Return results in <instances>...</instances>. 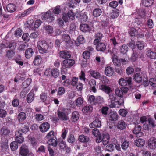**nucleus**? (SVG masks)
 <instances>
[{"label": "nucleus", "instance_id": "obj_42", "mask_svg": "<svg viewBox=\"0 0 156 156\" xmlns=\"http://www.w3.org/2000/svg\"><path fill=\"white\" fill-rule=\"evenodd\" d=\"M153 3V0H143V5L146 7H149L151 6Z\"/></svg>", "mask_w": 156, "mask_h": 156}, {"label": "nucleus", "instance_id": "obj_46", "mask_svg": "<svg viewBox=\"0 0 156 156\" xmlns=\"http://www.w3.org/2000/svg\"><path fill=\"white\" fill-rule=\"evenodd\" d=\"M144 44L142 41H138L136 43V46L137 48L140 50H141L144 48Z\"/></svg>", "mask_w": 156, "mask_h": 156}, {"label": "nucleus", "instance_id": "obj_24", "mask_svg": "<svg viewBox=\"0 0 156 156\" xmlns=\"http://www.w3.org/2000/svg\"><path fill=\"white\" fill-rule=\"evenodd\" d=\"M60 57L63 58H69L71 57L70 53L67 51H62L60 52Z\"/></svg>", "mask_w": 156, "mask_h": 156}, {"label": "nucleus", "instance_id": "obj_21", "mask_svg": "<svg viewBox=\"0 0 156 156\" xmlns=\"http://www.w3.org/2000/svg\"><path fill=\"white\" fill-rule=\"evenodd\" d=\"M99 88L100 89L102 90L107 94H109L112 91L111 88L109 86L105 85H101L100 86Z\"/></svg>", "mask_w": 156, "mask_h": 156}, {"label": "nucleus", "instance_id": "obj_56", "mask_svg": "<svg viewBox=\"0 0 156 156\" xmlns=\"http://www.w3.org/2000/svg\"><path fill=\"white\" fill-rule=\"evenodd\" d=\"M83 103V100L81 97H79L76 99V105L77 106H80Z\"/></svg>", "mask_w": 156, "mask_h": 156}, {"label": "nucleus", "instance_id": "obj_17", "mask_svg": "<svg viewBox=\"0 0 156 156\" xmlns=\"http://www.w3.org/2000/svg\"><path fill=\"white\" fill-rule=\"evenodd\" d=\"M138 50L136 48H134L132 49V53L130 58V60L132 62H134L136 60L138 57Z\"/></svg>", "mask_w": 156, "mask_h": 156}, {"label": "nucleus", "instance_id": "obj_32", "mask_svg": "<svg viewBox=\"0 0 156 156\" xmlns=\"http://www.w3.org/2000/svg\"><path fill=\"white\" fill-rule=\"evenodd\" d=\"M34 53V51L33 50L29 48L26 49L25 52V56L27 58H29L31 57L33 54Z\"/></svg>", "mask_w": 156, "mask_h": 156}, {"label": "nucleus", "instance_id": "obj_61", "mask_svg": "<svg viewBox=\"0 0 156 156\" xmlns=\"http://www.w3.org/2000/svg\"><path fill=\"white\" fill-rule=\"evenodd\" d=\"M90 56V52L87 51H85L83 52V58L86 59H88Z\"/></svg>", "mask_w": 156, "mask_h": 156}, {"label": "nucleus", "instance_id": "obj_8", "mask_svg": "<svg viewBox=\"0 0 156 156\" xmlns=\"http://www.w3.org/2000/svg\"><path fill=\"white\" fill-rule=\"evenodd\" d=\"M148 146L151 149H156V138L152 137L150 138L148 141Z\"/></svg>", "mask_w": 156, "mask_h": 156}, {"label": "nucleus", "instance_id": "obj_40", "mask_svg": "<svg viewBox=\"0 0 156 156\" xmlns=\"http://www.w3.org/2000/svg\"><path fill=\"white\" fill-rule=\"evenodd\" d=\"M41 58L39 55L35 56L33 63L35 65H38L41 62Z\"/></svg>", "mask_w": 156, "mask_h": 156}, {"label": "nucleus", "instance_id": "obj_9", "mask_svg": "<svg viewBox=\"0 0 156 156\" xmlns=\"http://www.w3.org/2000/svg\"><path fill=\"white\" fill-rule=\"evenodd\" d=\"M29 152L28 146L26 145H23L20 148V154L21 156L27 155Z\"/></svg>", "mask_w": 156, "mask_h": 156}, {"label": "nucleus", "instance_id": "obj_14", "mask_svg": "<svg viewBox=\"0 0 156 156\" xmlns=\"http://www.w3.org/2000/svg\"><path fill=\"white\" fill-rule=\"evenodd\" d=\"M147 52V56L150 58L154 59L156 58V52L152 49L148 48Z\"/></svg>", "mask_w": 156, "mask_h": 156}, {"label": "nucleus", "instance_id": "obj_50", "mask_svg": "<svg viewBox=\"0 0 156 156\" xmlns=\"http://www.w3.org/2000/svg\"><path fill=\"white\" fill-rule=\"evenodd\" d=\"M40 98L43 102H45L47 99V93L45 92L42 93L40 94Z\"/></svg>", "mask_w": 156, "mask_h": 156}, {"label": "nucleus", "instance_id": "obj_55", "mask_svg": "<svg viewBox=\"0 0 156 156\" xmlns=\"http://www.w3.org/2000/svg\"><path fill=\"white\" fill-rule=\"evenodd\" d=\"M22 30L20 28H18L15 31L14 34L16 37H20L22 34Z\"/></svg>", "mask_w": 156, "mask_h": 156}, {"label": "nucleus", "instance_id": "obj_26", "mask_svg": "<svg viewBox=\"0 0 156 156\" xmlns=\"http://www.w3.org/2000/svg\"><path fill=\"white\" fill-rule=\"evenodd\" d=\"M101 125V121L99 119L95 120L90 124V127L91 128L94 127H100Z\"/></svg>", "mask_w": 156, "mask_h": 156}, {"label": "nucleus", "instance_id": "obj_31", "mask_svg": "<svg viewBox=\"0 0 156 156\" xmlns=\"http://www.w3.org/2000/svg\"><path fill=\"white\" fill-rule=\"evenodd\" d=\"M80 30L83 32H87L90 31V27L86 24H82L80 26Z\"/></svg>", "mask_w": 156, "mask_h": 156}, {"label": "nucleus", "instance_id": "obj_5", "mask_svg": "<svg viewBox=\"0 0 156 156\" xmlns=\"http://www.w3.org/2000/svg\"><path fill=\"white\" fill-rule=\"evenodd\" d=\"M133 79L136 82L140 83L142 81V78L140 74V70L139 68H136L135 70Z\"/></svg>", "mask_w": 156, "mask_h": 156}, {"label": "nucleus", "instance_id": "obj_6", "mask_svg": "<svg viewBox=\"0 0 156 156\" xmlns=\"http://www.w3.org/2000/svg\"><path fill=\"white\" fill-rule=\"evenodd\" d=\"M76 17L78 18V20L81 22H85L88 19V16L85 13L80 12L79 13L78 12L76 13Z\"/></svg>", "mask_w": 156, "mask_h": 156}, {"label": "nucleus", "instance_id": "obj_52", "mask_svg": "<svg viewBox=\"0 0 156 156\" xmlns=\"http://www.w3.org/2000/svg\"><path fill=\"white\" fill-rule=\"evenodd\" d=\"M51 73L53 76L55 78H56L59 74V71L57 69H55L52 70Z\"/></svg>", "mask_w": 156, "mask_h": 156}, {"label": "nucleus", "instance_id": "obj_10", "mask_svg": "<svg viewBox=\"0 0 156 156\" xmlns=\"http://www.w3.org/2000/svg\"><path fill=\"white\" fill-rule=\"evenodd\" d=\"M50 128V125L47 122H44L41 124L39 126L40 131L43 133L47 132Z\"/></svg>", "mask_w": 156, "mask_h": 156}, {"label": "nucleus", "instance_id": "obj_44", "mask_svg": "<svg viewBox=\"0 0 156 156\" xmlns=\"http://www.w3.org/2000/svg\"><path fill=\"white\" fill-rule=\"evenodd\" d=\"M10 148L13 151H15L18 148V143L16 141L12 142L10 145Z\"/></svg>", "mask_w": 156, "mask_h": 156}, {"label": "nucleus", "instance_id": "obj_53", "mask_svg": "<svg viewBox=\"0 0 156 156\" xmlns=\"http://www.w3.org/2000/svg\"><path fill=\"white\" fill-rule=\"evenodd\" d=\"M118 83L120 85L122 86H126L127 84L126 81L123 78H121L119 79Z\"/></svg>", "mask_w": 156, "mask_h": 156}, {"label": "nucleus", "instance_id": "obj_4", "mask_svg": "<svg viewBox=\"0 0 156 156\" xmlns=\"http://www.w3.org/2000/svg\"><path fill=\"white\" fill-rule=\"evenodd\" d=\"M114 50L112 51L111 50H108V51L110 53L111 55L112 59L114 64L117 66L119 65L120 63L119 60L118 59V57L116 55V53L114 52Z\"/></svg>", "mask_w": 156, "mask_h": 156}, {"label": "nucleus", "instance_id": "obj_48", "mask_svg": "<svg viewBox=\"0 0 156 156\" xmlns=\"http://www.w3.org/2000/svg\"><path fill=\"white\" fill-rule=\"evenodd\" d=\"M75 139L73 135L71 134L68 136L67 141L68 142L72 144L75 141Z\"/></svg>", "mask_w": 156, "mask_h": 156}, {"label": "nucleus", "instance_id": "obj_25", "mask_svg": "<svg viewBox=\"0 0 156 156\" xmlns=\"http://www.w3.org/2000/svg\"><path fill=\"white\" fill-rule=\"evenodd\" d=\"M97 45L96 48L98 51H103L106 49V46L104 43L99 42Z\"/></svg>", "mask_w": 156, "mask_h": 156}, {"label": "nucleus", "instance_id": "obj_51", "mask_svg": "<svg viewBox=\"0 0 156 156\" xmlns=\"http://www.w3.org/2000/svg\"><path fill=\"white\" fill-rule=\"evenodd\" d=\"M48 143L49 145H52L55 147H56L57 144L56 140L53 138L50 139L48 141Z\"/></svg>", "mask_w": 156, "mask_h": 156}, {"label": "nucleus", "instance_id": "obj_3", "mask_svg": "<svg viewBox=\"0 0 156 156\" xmlns=\"http://www.w3.org/2000/svg\"><path fill=\"white\" fill-rule=\"evenodd\" d=\"M101 136H103L102 138L101 136L99 137V139L97 138L96 141L97 143H100L102 141L103 144L105 145H107L109 142L110 140V136L108 133L102 134Z\"/></svg>", "mask_w": 156, "mask_h": 156}, {"label": "nucleus", "instance_id": "obj_39", "mask_svg": "<svg viewBox=\"0 0 156 156\" xmlns=\"http://www.w3.org/2000/svg\"><path fill=\"white\" fill-rule=\"evenodd\" d=\"M31 82V79L30 78H28L22 84V87L23 88L27 87L30 85Z\"/></svg>", "mask_w": 156, "mask_h": 156}, {"label": "nucleus", "instance_id": "obj_38", "mask_svg": "<svg viewBox=\"0 0 156 156\" xmlns=\"http://www.w3.org/2000/svg\"><path fill=\"white\" fill-rule=\"evenodd\" d=\"M26 114L23 112H20L18 115L17 118L20 122H22L26 119Z\"/></svg>", "mask_w": 156, "mask_h": 156}, {"label": "nucleus", "instance_id": "obj_29", "mask_svg": "<svg viewBox=\"0 0 156 156\" xmlns=\"http://www.w3.org/2000/svg\"><path fill=\"white\" fill-rule=\"evenodd\" d=\"M7 11L10 12H14L16 9V6L13 4H9L6 7Z\"/></svg>", "mask_w": 156, "mask_h": 156}, {"label": "nucleus", "instance_id": "obj_54", "mask_svg": "<svg viewBox=\"0 0 156 156\" xmlns=\"http://www.w3.org/2000/svg\"><path fill=\"white\" fill-rule=\"evenodd\" d=\"M30 37V36L28 33H24L22 36L23 39L27 42L29 41Z\"/></svg>", "mask_w": 156, "mask_h": 156}, {"label": "nucleus", "instance_id": "obj_1", "mask_svg": "<svg viewBox=\"0 0 156 156\" xmlns=\"http://www.w3.org/2000/svg\"><path fill=\"white\" fill-rule=\"evenodd\" d=\"M37 47L40 53H41L48 52L53 47V43L50 42L48 43L45 41H39Z\"/></svg>", "mask_w": 156, "mask_h": 156}, {"label": "nucleus", "instance_id": "obj_22", "mask_svg": "<svg viewBox=\"0 0 156 156\" xmlns=\"http://www.w3.org/2000/svg\"><path fill=\"white\" fill-rule=\"evenodd\" d=\"M141 126L139 125H136L133 131V133L134 134L137 135V137H140V136L139 135L140 134H142L140 132V131L141 130Z\"/></svg>", "mask_w": 156, "mask_h": 156}, {"label": "nucleus", "instance_id": "obj_49", "mask_svg": "<svg viewBox=\"0 0 156 156\" xmlns=\"http://www.w3.org/2000/svg\"><path fill=\"white\" fill-rule=\"evenodd\" d=\"M129 143L128 141H125L121 145L122 148L123 150H126L128 148Z\"/></svg>", "mask_w": 156, "mask_h": 156}, {"label": "nucleus", "instance_id": "obj_2", "mask_svg": "<svg viewBox=\"0 0 156 156\" xmlns=\"http://www.w3.org/2000/svg\"><path fill=\"white\" fill-rule=\"evenodd\" d=\"M75 16L74 13L73 12L72 10H69L67 14H63L62 18L64 22L66 23L68 22L69 20H74Z\"/></svg>", "mask_w": 156, "mask_h": 156}, {"label": "nucleus", "instance_id": "obj_27", "mask_svg": "<svg viewBox=\"0 0 156 156\" xmlns=\"http://www.w3.org/2000/svg\"><path fill=\"white\" fill-rule=\"evenodd\" d=\"M79 113L76 111L73 112L72 113L71 116V120L74 122H76L79 119Z\"/></svg>", "mask_w": 156, "mask_h": 156}, {"label": "nucleus", "instance_id": "obj_43", "mask_svg": "<svg viewBox=\"0 0 156 156\" xmlns=\"http://www.w3.org/2000/svg\"><path fill=\"white\" fill-rule=\"evenodd\" d=\"M89 138L88 137L83 135H80L79 136V140L82 142H87L89 141Z\"/></svg>", "mask_w": 156, "mask_h": 156}, {"label": "nucleus", "instance_id": "obj_64", "mask_svg": "<svg viewBox=\"0 0 156 156\" xmlns=\"http://www.w3.org/2000/svg\"><path fill=\"white\" fill-rule=\"evenodd\" d=\"M149 83L153 87H156V80L153 78H151L149 80Z\"/></svg>", "mask_w": 156, "mask_h": 156}, {"label": "nucleus", "instance_id": "obj_34", "mask_svg": "<svg viewBox=\"0 0 156 156\" xmlns=\"http://www.w3.org/2000/svg\"><path fill=\"white\" fill-rule=\"evenodd\" d=\"M128 48L127 45L123 44L122 45L120 48V51L122 54H126L128 51Z\"/></svg>", "mask_w": 156, "mask_h": 156}, {"label": "nucleus", "instance_id": "obj_45", "mask_svg": "<svg viewBox=\"0 0 156 156\" xmlns=\"http://www.w3.org/2000/svg\"><path fill=\"white\" fill-rule=\"evenodd\" d=\"M15 54V52L12 50H8L6 52V56L9 59L13 57Z\"/></svg>", "mask_w": 156, "mask_h": 156}, {"label": "nucleus", "instance_id": "obj_60", "mask_svg": "<svg viewBox=\"0 0 156 156\" xmlns=\"http://www.w3.org/2000/svg\"><path fill=\"white\" fill-rule=\"evenodd\" d=\"M59 146L61 149H63L65 148L66 147V142L63 140H61L59 144Z\"/></svg>", "mask_w": 156, "mask_h": 156}, {"label": "nucleus", "instance_id": "obj_37", "mask_svg": "<svg viewBox=\"0 0 156 156\" xmlns=\"http://www.w3.org/2000/svg\"><path fill=\"white\" fill-rule=\"evenodd\" d=\"M34 94L32 92L29 93L27 97V100L28 103H30L33 101L34 98Z\"/></svg>", "mask_w": 156, "mask_h": 156}, {"label": "nucleus", "instance_id": "obj_19", "mask_svg": "<svg viewBox=\"0 0 156 156\" xmlns=\"http://www.w3.org/2000/svg\"><path fill=\"white\" fill-rule=\"evenodd\" d=\"M126 126V123L124 121L122 120L119 121L117 125V128L121 130L125 129Z\"/></svg>", "mask_w": 156, "mask_h": 156}, {"label": "nucleus", "instance_id": "obj_20", "mask_svg": "<svg viewBox=\"0 0 156 156\" xmlns=\"http://www.w3.org/2000/svg\"><path fill=\"white\" fill-rule=\"evenodd\" d=\"M57 115L60 119L62 120L67 121L68 119V117L66 113L62 111H58Z\"/></svg>", "mask_w": 156, "mask_h": 156}, {"label": "nucleus", "instance_id": "obj_62", "mask_svg": "<svg viewBox=\"0 0 156 156\" xmlns=\"http://www.w3.org/2000/svg\"><path fill=\"white\" fill-rule=\"evenodd\" d=\"M119 15V12L116 9L115 11L114 10L111 13V17L113 19L117 18Z\"/></svg>", "mask_w": 156, "mask_h": 156}, {"label": "nucleus", "instance_id": "obj_18", "mask_svg": "<svg viewBox=\"0 0 156 156\" xmlns=\"http://www.w3.org/2000/svg\"><path fill=\"white\" fill-rule=\"evenodd\" d=\"M21 133H20L19 131H17L16 132V136L15 137V140L18 143H21L24 140V138L21 136Z\"/></svg>", "mask_w": 156, "mask_h": 156}, {"label": "nucleus", "instance_id": "obj_7", "mask_svg": "<svg viewBox=\"0 0 156 156\" xmlns=\"http://www.w3.org/2000/svg\"><path fill=\"white\" fill-rule=\"evenodd\" d=\"M75 61L73 59H66L63 61V66L65 68H69L75 64Z\"/></svg>", "mask_w": 156, "mask_h": 156}, {"label": "nucleus", "instance_id": "obj_30", "mask_svg": "<svg viewBox=\"0 0 156 156\" xmlns=\"http://www.w3.org/2000/svg\"><path fill=\"white\" fill-rule=\"evenodd\" d=\"M17 45L16 42L14 41L10 42L8 44H7L6 48H9L10 50H12L14 51Z\"/></svg>", "mask_w": 156, "mask_h": 156}, {"label": "nucleus", "instance_id": "obj_33", "mask_svg": "<svg viewBox=\"0 0 156 156\" xmlns=\"http://www.w3.org/2000/svg\"><path fill=\"white\" fill-rule=\"evenodd\" d=\"M90 74L93 77L96 79H98L101 77V74L98 72L91 70L90 71Z\"/></svg>", "mask_w": 156, "mask_h": 156}, {"label": "nucleus", "instance_id": "obj_13", "mask_svg": "<svg viewBox=\"0 0 156 156\" xmlns=\"http://www.w3.org/2000/svg\"><path fill=\"white\" fill-rule=\"evenodd\" d=\"M134 144L135 145L141 148L144 145L145 141L142 139L139 138L134 141Z\"/></svg>", "mask_w": 156, "mask_h": 156}, {"label": "nucleus", "instance_id": "obj_11", "mask_svg": "<svg viewBox=\"0 0 156 156\" xmlns=\"http://www.w3.org/2000/svg\"><path fill=\"white\" fill-rule=\"evenodd\" d=\"M29 126L28 123L22 124L20 125L19 131L26 133L29 131Z\"/></svg>", "mask_w": 156, "mask_h": 156}, {"label": "nucleus", "instance_id": "obj_16", "mask_svg": "<svg viewBox=\"0 0 156 156\" xmlns=\"http://www.w3.org/2000/svg\"><path fill=\"white\" fill-rule=\"evenodd\" d=\"M88 84L90 85V90L94 92L95 93L97 91V90L95 88L96 85V81L93 79L90 80Z\"/></svg>", "mask_w": 156, "mask_h": 156}, {"label": "nucleus", "instance_id": "obj_57", "mask_svg": "<svg viewBox=\"0 0 156 156\" xmlns=\"http://www.w3.org/2000/svg\"><path fill=\"white\" fill-rule=\"evenodd\" d=\"M115 92L116 95L119 97H122L123 96V91L121 89H120L119 88H117L115 89Z\"/></svg>", "mask_w": 156, "mask_h": 156}, {"label": "nucleus", "instance_id": "obj_28", "mask_svg": "<svg viewBox=\"0 0 156 156\" xmlns=\"http://www.w3.org/2000/svg\"><path fill=\"white\" fill-rule=\"evenodd\" d=\"M93 109L92 107L90 105L86 106L83 108L82 111L83 113L87 114L90 113Z\"/></svg>", "mask_w": 156, "mask_h": 156}, {"label": "nucleus", "instance_id": "obj_12", "mask_svg": "<svg viewBox=\"0 0 156 156\" xmlns=\"http://www.w3.org/2000/svg\"><path fill=\"white\" fill-rule=\"evenodd\" d=\"M103 37V35L101 33L98 32L96 33L95 36V38L94 41V44L95 45L97 44L101 41Z\"/></svg>", "mask_w": 156, "mask_h": 156}, {"label": "nucleus", "instance_id": "obj_59", "mask_svg": "<svg viewBox=\"0 0 156 156\" xmlns=\"http://www.w3.org/2000/svg\"><path fill=\"white\" fill-rule=\"evenodd\" d=\"M76 28V26L74 23L71 24L70 27L69 32L72 34L74 33Z\"/></svg>", "mask_w": 156, "mask_h": 156}, {"label": "nucleus", "instance_id": "obj_15", "mask_svg": "<svg viewBox=\"0 0 156 156\" xmlns=\"http://www.w3.org/2000/svg\"><path fill=\"white\" fill-rule=\"evenodd\" d=\"M109 120L111 121H116L119 118V115L117 113L114 112H110L109 115Z\"/></svg>", "mask_w": 156, "mask_h": 156}, {"label": "nucleus", "instance_id": "obj_36", "mask_svg": "<svg viewBox=\"0 0 156 156\" xmlns=\"http://www.w3.org/2000/svg\"><path fill=\"white\" fill-rule=\"evenodd\" d=\"M31 145L34 148H36L38 146L37 143L35 139L32 137L30 138L29 139Z\"/></svg>", "mask_w": 156, "mask_h": 156}, {"label": "nucleus", "instance_id": "obj_35", "mask_svg": "<svg viewBox=\"0 0 156 156\" xmlns=\"http://www.w3.org/2000/svg\"><path fill=\"white\" fill-rule=\"evenodd\" d=\"M102 25L104 26H107L109 23L108 20L106 16H103L101 18Z\"/></svg>", "mask_w": 156, "mask_h": 156}, {"label": "nucleus", "instance_id": "obj_23", "mask_svg": "<svg viewBox=\"0 0 156 156\" xmlns=\"http://www.w3.org/2000/svg\"><path fill=\"white\" fill-rule=\"evenodd\" d=\"M114 71L113 68L110 66H107L105 68V74L108 76H112L113 74Z\"/></svg>", "mask_w": 156, "mask_h": 156}, {"label": "nucleus", "instance_id": "obj_41", "mask_svg": "<svg viewBox=\"0 0 156 156\" xmlns=\"http://www.w3.org/2000/svg\"><path fill=\"white\" fill-rule=\"evenodd\" d=\"M102 13L101 10L99 8L95 9L93 11V16L95 17L99 16Z\"/></svg>", "mask_w": 156, "mask_h": 156}, {"label": "nucleus", "instance_id": "obj_58", "mask_svg": "<svg viewBox=\"0 0 156 156\" xmlns=\"http://www.w3.org/2000/svg\"><path fill=\"white\" fill-rule=\"evenodd\" d=\"M129 33L130 36L132 37H135L137 35V32L136 31L134 28H132Z\"/></svg>", "mask_w": 156, "mask_h": 156}, {"label": "nucleus", "instance_id": "obj_63", "mask_svg": "<svg viewBox=\"0 0 156 156\" xmlns=\"http://www.w3.org/2000/svg\"><path fill=\"white\" fill-rule=\"evenodd\" d=\"M106 148L107 150L112 151L114 150L115 147L113 144H110L107 145L106 147Z\"/></svg>", "mask_w": 156, "mask_h": 156}, {"label": "nucleus", "instance_id": "obj_47", "mask_svg": "<svg viewBox=\"0 0 156 156\" xmlns=\"http://www.w3.org/2000/svg\"><path fill=\"white\" fill-rule=\"evenodd\" d=\"M92 134L95 136L98 137L97 138L99 139L100 136H101V135L102 134L100 133L98 129L97 128H94L92 130Z\"/></svg>", "mask_w": 156, "mask_h": 156}]
</instances>
